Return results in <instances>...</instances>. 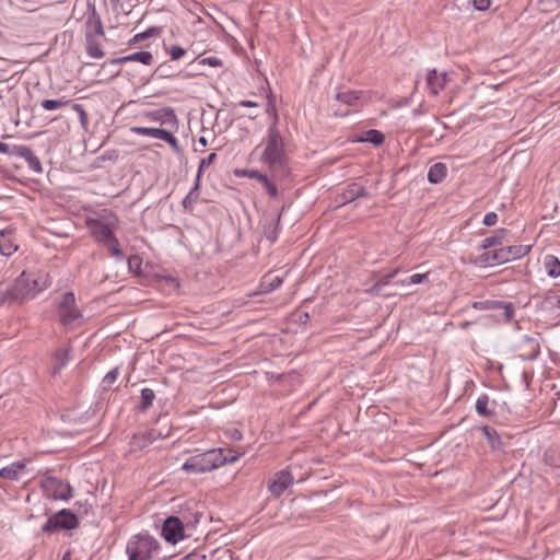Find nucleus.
<instances>
[{
    "mask_svg": "<svg viewBox=\"0 0 560 560\" xmlns=\"http://www.w3.org/2000/svg\"><path fill=\"white\" fill-rule=\"evenodd\" d=\"M131 132L139 136H148L156 139L164 140L167 142L175 151H178V140L174 137L170 131L160 128H150V127H131Z\"/></svg>",
    "mask_w": 560,
    "mask_h": 560,
    "instance_id": "nucleus-12",
    "label": "nucleus"
},
{
    "mask_svg": "<svg viewBox=\"0 0 560 560\" xmlns=\"http://www.w3.org/2000/svg\"><path fill=\"white\" fill-rule=\"evenodd\" d=\"M544 268L550 278L560 277V260L555 255H546L544 257Z\"/></svg>",
    "mask_w": 560,
    "mask_h": 560,
    "instance_id": "nucleus-21",
    "label": "nucleus"
},
{
    "mask_svg": "<svg viewBox=\"0 0 560 560\" xmlns=\"http://www.w3.org/2000/svg\"><path fill=\"white\" fill-rule=\"evenodd\" d=\"M61 560H71V552L68 550L63 553Z\"/></svg>",
    "mask_w": 560,
    "mask_h": 560,
    "instance_id": "nucleus-57",
    "label": "nucleus"
},
{
    "mask_svg": "<svg viewBox=\"0 0 560 560\" xmlns=\"http://www.w3.org/2000/svg\"><path fill=\"white\" fill-rule=\"evenodd\" d=\"M78 526V516L71 510L62 509L48 517L42 530L46 534H54L60 530L74 529Z\"/></svg>",
    "mask_w": 560,
    "mask_h": 560,
    "instance_id": "nucleus-8",
    "label": "nucleus"
},
{
    "mask_svg": "<svg viewBox=\"0 0 560 560\" xmlns=\"http://www.w3.org/2000/svg\"><path fill=\"white\" fill-rule=\"evenodd\" d=\"M446 73H439L436 70H431L427 75V86L430 94L438 95L440 91L445 88Z\"/></svg>",
    "mask_w": 560,
    "mask_h": 560,
    "instance_id": "nucleus-15",
    "label": "nucleus"
},
{
    "mask_svg": "<svg viewBox=\"0 0 560 560\" xmlns=\"http://www.w3.org/2000/svg\"><path fill=\"white\" fill-rule=\"evenodd\" d=\"M267 113H272L273 118H275L273 124H276V125H277V122H278V114H277V112H276V107H275V105L269 104V105H268V107H267Z\"/></svg>",
    "mask_w": 560,
    "mask_h": 560,
    "instance_id": "nucleus-50",
    "label": "nucleus"
},
{
    "mask_svg": "<svg viewBox=\"0 0 560 560\" xmlns=\"http://www.w3.org/2000/svg\"><path fill=\"white\" fill-rule=\"evenodd\" d=\"M545 302L552 308H560V294H550L545 299Z\"/></svg>",
    "mask_w": 560,
    "mask_h": 560,
    "instance_id": "nucleus-43",
    "label": "nucleus"
},
{
    "mask_svg": "<svg viewBox=\"0 0 560 560\" xmlns=\"http://www.w3.org/2000/svg\"><path fill=\"white\" fill-rule=\"evenodd\" d=\"M160 542L148 532L132 535L126 545L128 560H154L160 552Z\"/></svg>",
    "mask_w": 560,
    "mask_h": 560,
    "instance_id": "nucleus-5",
    "label": "nucleus"
},
{
    "mask_svg": "<svg viewBox=\"0 0 560 560\" xmlns=\"http://www.w3.org/2000/svg\"><path fill=\"white\" fill-rule=\"evenodd\" d=\"M28 167L35 172V173H42L43 167L39 159L31 151V153H27V156L25 159Z\"/></svg>",
    "mask_w": 560,
    "mask_h": 560,
    "instance_id": "nucleus-33",
    "label": "nucleus"
},
{
    "mask_svg": "<svg viewBox=\"0 0 560 560\" xmlns=\"http://www.w3.org/2000/svg\"><path fill=\"white\" fill-rule=\"evenodd\" d=\"M90 32L93 34L96 38H101L104 36V28L103 24L100 19L94 20L93 22L89 23Z\"/></svg>",
    "mask_w": 560,
    "mask_h": 560,
    "instance_id": "nucleus-37",
    "label": "nucleus"
},
{
    "mask_svg": "<svg viewBox=\"0 0 560 560\" xmlns=\"http://www.w3.org/2000/svg\"><path fill=\"white\" fill-rule=\"evenodd\" d=\"M68 353L69 352H56L55 362L51 368L52 375H57L61 371V369L68 363V361H69Z\"/></svg>",
    "mask_w": 560,
    "mask_h": 560,
    "instance_id": "nucleus-28",
    "label": "nucleus"
},
{
    "mask_svg": "<svg viewBox=\"0 0 560 560\" xmlns=\"http://www.w3.org/2000/svg\"><path fill=\"white\" fill-rule=\"evenodd\" d=\"M118 377V368H115L113 370H110L104 377H103V381H102V384H103V388L104 389H108L110 388V386L116 382Z\"/></svg>",
    "mask_w": 560,
    "mask_h": 560,
    "instance_id": "nucleus-36",
    "label": "nucleus"
},
{
    "mask_svg": "<svg viewBox=\"0 0 560 560\" xmlns=\"http://www.w3.org/2000/svg\"><path fill=\"white\" fill-rule=\"evenodd\" d=\"M336 101L350 107L349 110L336 109V115L347 116L351 112H358L365 103L366 98L362 91L346 90L337 93Z\"/></svg>",
    "mask_w": 560,
    "mask_h": 560,
    "instance_id": "nucleus-10",
    "label": "nucleus"
},
{
    "mask_svg": "<svg viewBox=\"0 0 560 560\" xmlns=\"http://www.w3.org/2000/svg\"><path fill=\"white\" fill-rule=\"evenodd\" d=\"M474 7L479 11L489 9L491 0H472Z\"/></svg>",
    "mask_w": 560,
    "mask_h": 560,
    "instance_id": "nucleus-45",
    "label": "nucleus"
},
{
    "mask_svg": "<svg viewBox=\"0 0 560 560\" xmlns=\"http://www.w3.org/2000/svg\"><path fill=\"white\" fill-rule=\"evenodd\" d=\"M112 4L118 5L121 0H109Z\"/></svg>",
    "mask_w": 560,
    "mask_h": 560,
    "instance_id": "nucleus-59",
    "label": "nucleus"
},
{
    "mask_svg": "<svg viewBox=\"0 0 560 560\" xmlns=\"http://www.w3.org/2000/svg\"><path fill=\"white\" fill-rule=\"evenodd\" d=\"M530 249V245L522 244L500 247L493 250L483 252L475 259V264L480 267L505 264L526 256Z\"/></svg>",
    "mask_w": 560,
    "mask_h": 560,
    "instance_id": "nucleus-6",
    "label": "nucleus"
},
{
    "mask_svg": "<svg viewBox=\"0 0 560 560\" xmlns=\"http://www.w3.org/2000/svg\"><path fill=\"white\" fill-rule=\"evenodd\" d=\"M119 222L118 215L109 209H103L85 219V225L95 242L105 247L116 258H122L124 256L119 241L116 237Z\"/></svg>",
    "mask_w": 560,
    "mask_h": 560,
    "instance_id": "nucleus-1",
    "label": "nucleus"
},
{
    "mask_svg": "<svg viewBox=\"0 0 560 560\" xmlns=\"http://www.w3.org/2000/svg\"><path fill=\"white\" fill-rule=\"evenodd\" d=\"M447 175V166L438 162L433 164L428 172V180L432 184H439L445 179Z\"/></svg>",
    "mask_w": 560,
    "mask_h": 560,
    "instance_id": "nucleus-19",
    "label": "nucleus"
},
{
    "mask_svg": "<svg viewBox=\"0 0 560 560\" xmlns=\"http://www.w3.org/2000/svg\"><path fill=\"white\" fill-rule=\"evenodd\" d=\"M129 444H130V452L142 451L143 448L149 446L148 440H145L141 433L133 434Z\"/></svg>",
    "mask_w": 560,
    "mask_h": 560,
    "instance_id": "nucleus-31",
    "label": "nucleus"
},
{
    "mask_svg": "<svg viewBox=\"0 0 560 560\" xmlns=\"http://www.w3.org/2000/svg\"><path fill=\"white\" fill-rule=\"evenodd\" d=\"M161 32V28L160 27H150L148 28L147 31L142 32V33H138L136 34L130 40H129V44L130 45H135V44H138L147 38H150V37H153V36H156L158 34H160Z\"/></svg>",
    "mask_w": 560,
    "mask_h": 560,
    "instance_id": "nucleus-29",
    "label": "nucleus"
},
{
    "mask_svg": "<svg viewBox=\"0 0 560 560\" xmlns=\"http://www.w3.org/2000/svg\"><path fill=\"white\" fill-rule=\"evenodd\" d=\"M19 246L13 230L5 229L0 231V254L3 256H12Z\"/></svg>",
    "mask_w": 560,
    "mask_h": 560,
    "instance_id": "nucleus-14",
    "label": "nucleus"
},
{
    "mask_svg": "<svg viewBox=\"0 0 560 560\" xmlns=\"http://www.w3.org/2000/svg\"><path fill=\"white\" fill-rule=\"evenodd\" d=\"M145 440H148V444L150 445L151 443H153L156 439V435L154 433V430H150V431H147V432H143L141 433Z\"/></svg>",
    "mask_w": 560,
    "mask_h": 560,
    "instance_id": "nucleus-46",
    "label": "nucleus"
},
{
    "mask_svg": "<svg viewBox=\"0 0 560 560\" xmlns=\"http://www.w3.org/2000/svg\"><path fill=\"white\" fill-rule=\"evenodd\" d=\"M25 469V464L21 462L13 463L0 469V477L8 480H18L20 474Z\"/></svg>",
    "mask_w": 560,
    "mask_h": 560,
    "instance_id": "nucleus-20",
    "label": "nucleus"
},
{
    "mask_svg": "<svg viewBox=\"0 0 560 560\" xmlns=\"http://www.w3.org/2000/svg\"><path fill=\"white\" fill-rule=\"evenodd\" d=\"M215 159H217V154L215 153H211L207 158H205V159H202L200 161V164H199V167H198V173H197V182L199 180L203 170L206 167L210 166L215 161ZM197 188H198V183L196 184L195 189H197Z\"/></svg>",
    "mask_w": 560,
    "mask_h": 560,
    "instance_id": "nucleus-35",
    "label": "nucleus"
},
{
    "mask_svg": "<svg viewBox=\"0 0 560 560\" xmlns=\"http://www.w3.org/2000/svg\"><path fill=\"white\" fill-rule=\"evenodd\" d=\"M11 149L9 144L0 142V153L10 154Z\"/></svg>",
    "mask_w": 560,
    "mask_h": 560,
    "instance_id": "nucleus-52",
    "label": "nucleus"
},
{
    "mask_svg": "<svg viewBox=\"0 0 560 560\" xmlns=\"http://www.w3.org/2000/svg\"><path fill=\"white\" fill-rule=\"evenodd\" d=\"M238 105L244 107H257L258 103L252 101H241Z\"/></svg>",
    "mask_w": 560,
    "mask_h": 560,
    "instance_id": "nucleus-51",
    "label": "nucleus"
},
{
    "mask_svg": "<svg viewBox=\"0 0 560 560\" xmlns=\"http://www.w3.org/2000/svg\"><path fill=\"white\" fill-rule=\"evenodd\" d=\"M354 189L352 190V199L355 197L364 196V189L362 187L353 185Z\"/></svg>",
    "mask_w": 560,
    "mask_h": 560,
    "instance_id": "nucleus-48",
    "label": "nucleus"
},
{
    "mask_svg": "<svg viewBox=\"0 0 560 560\" xmlns=\"http://www.w3.org/2000/svg\"><path fill=\"white\" fill-rule=\"evenodd\" d=\"M60 323L69 329L79 327L83 323L80 310L75 305V296L72 292L62 295L58 305Z\"/></svg>",
    "mask_w": 560,
    "mask_h": 560,
    "instance_id": "nucleus-7",
    "label": "nucleus"
},
{
    "mask_svg": "<svg viewBox=\"0 0 560 560\" xmlns=\"http://www.w3.org/2000/svg\"><path fill=\"white\" fill-rule=\"evenodd\" d=\"M384 135L376 129H371L366 131L364 137L361 139V141L371 142L375 145H381L384 142Z\"/></svg>",
    "mask_w": 560,
    "mask_h": 560,
    "instance_id": "nucleus-30",
    "label": "nucleus"
},
{
    "mask_svg": "<svg viewBox=\"0 0 560 560\" xmlns=\"http://www.w3.org/2000/svg\"><path fill=\"white\" fill-rule=\"evenodd\" d=\"M540 352H528L527 354H521L520 358L523 360V361H534L537 359L538 354Z\"/></svg>",
    "mask_w": 560,
    "mask_h": 560,
    "instance_id": "nucleus-47",
    "label": "nucleus"
},
{
    "mask_svg": "<svg viewBox=\"0 0 560 560\" xmlns=\"http://www.w3.org/2000/svg\"><path fill=\"white\" fill-rule=\"evenodd\" d=\"M165 116L175 117L173 109L154 110L144 114V117L151 121H162Z\"/></svg>",
    "mask_w": 560,
    "mask_h": 560,
    "instance_id": "nucleus-32",
    "label": "nucleus"
},
{
    "mask_svg": "<svg viewBox=\"0 0 560 560\" xmlns=\"http://www.w3.org/2000/svg\"><path fill=\"white\" fill-rule=\"evenodd\" d=\"M198 143L201 145V150H203L208 144L207 139L205 137H200Z\"/></svg>",
    "mask_w": 560,
    "mask_h": 560,
    "instance_id": "nucleus-55",
    "label": "nucleus"
},
{
    "mask_svg": "<svg viewBox=\"0 0 560 560\" xmlns=\"http://www.w3.org/2000/svg\"><path fill=\"white\" fill-rule=\"evenodd\" d=\"M42 487L47 495L55 500L68 501L72 497L71 486L52 476L45 477L42 480Z\"/></svg>",
    "mask_w": 560,
    "mask_h": 560,
    "instance_id": "nucleus-9",
    "label": "nucleus"
},
{
    "mask_svg": "<svg viewBox=\"0 0 560 560\" xmlns=\"http://www.w3.org/2000/svg\"><path fill=\"white\" fill-rule=\"evenodd\" d=\"M163 538L171 544H176L184 538V525L177 516H168L162 526Z\"/></svg>",
    "mask_w": 560,
    "mask_h": 560,
    "instance_id": "nucleus-11",
    "label": "nucleus"
},
{
    "mask_svg": "<svg viewBox=\"0 0 560 560\" xmlns=\"http://www.w3.org/2000/svg\"><path fill=\"white\" fill-rule=\"evenodd\" d=\"M136 265L137 266L140 265V258L138 256H130L128 258V266H129V268L131 269Z\"/></svg>",
    "mask_w": 560,
    "mask_h": 560,
    "instance_id": "nucleus-49",
    "label": "nucleus"
},
{
    "mask_svg": "<svg viewBox=\"0 0 560 560\" xmlns=\"http://www.w3.org/2000/svg\"><path fill=\"white\" fill-rule=\"evenodd\" d=\"M232 450H209L207 452L188 457L182 469L188 474H205L212 471L228 463H234L238 455H231Z\"/></svg>",
    "mask_w": 560,
    "mask_h": 560,
    "instance_id": "nucleus-3",
    "label": "nucleus"
},
{
    "mask_svg": "<svg viewBox=\"0 0 560 560\" xmlns=\"http://www.w3.org/2000/svg\"><path fill=\"white\" fill-rule=\"evenodd\" d=\"M248 159L249 161L258 160L270 171H275L284 165V142L276 124H272L268 128L266 138L250 152Z\"/></svg>",
    "mask_w": 560,
    "mask_h": 560,
    "instance_id": "nucleus-2",
    "label": "nucleus"
},
{
    "mask_svg": "<svg viewBox=\"0 0 560 560\" xmlns=\"http://www.w3.org/2000/svg\"><path fill=\"white\" fill-rule=\"evenodd\" d=\"M86 52L90 57L101 59L104 57L101 38H96L93 34L86 33Z\"/></svg>",
    "mask_w": 560,
    "mask_h": 560,
    "instance_id": "nucleus-18",
    "label": "nucleus"
},
{
    "mask_svg": "<svg viewBox=\"0 0 560 560\" xmlns=\"http://www.w3.org/2000/svg\"><path fill=\"white\" fill-rule=\"evenodd\" d=\"M293 479L290 470H280L269 482L268 489L275 497H280L293 483Z\"/></svg>",
    "mask_w": 560,
    "mask_h": 560,
    "instance_id": "nucleus-13",
    "label": "nucleus"
},
{
    "mask_svg": "<svg viewBox=\"0 0 560 560\" xmlns=\"http://www.w3.org/2000/svg\"><path fill=\"white\" fill-rule=\"evenodd\" d=\"M199 63L203 65V66L207 65V66L214 67V68L222 67V65H223L221 59H219L218 57H213V56L200 59Z\"/></svg>",
    "mask_w": 560,
    "mask_h": 560,
    "instance_id": "nucleus-42",
    "label": "nucleus"
},
{
    "mask_svg": "<svg viewBox=\"0 0 560 560\" xmlns=\"http://www.w3.org/2000/svg\"><path fill=\"white\" fill-rule=\"evenodd\" d=\"M498 214L495 212H488L483 218V224L487 226H493L498 223Z\"/></svg>",
    "mask_w": 560,
    "mask_h": 560,
    "instance_id": "nucleus-44",
    "label": "nucleus"
},
{
    "mask_svg": "<svg viewBox=\"0 0 560 560\" xmlns=\"http://www.w3.org/2000/svg\"><path fill=\"white\" fill-rule=\"evenodd\" d=\"M282 282H283V279L279 276H273V277L266 276L264 278V285H265L266 290H268V291L278 289L282 284Z\"/></svg>",
    "mask_w": 560,
    "mask_h": 560,
    "instance_id": "nucleus-34",
    "label": "nucleus"
},
{
    "mask_svg": "<svg viewBox=\"0 0 560 560\" xmlns=\"http://www.w3.org/2000/svg\"><path fill=\"white\" fill-rule=\"evenodd\" d=\"M166 52L170 55L172 60H179L186 55V49L182 48L180 46L173 45L168 48H166Z\"/></svg>",
    "mask_w": 560,
    "mask_h": 560,
    "instance_id": "nucleus-38",
    "label": "nucleus"
},
{
    "mask_svg": "<svg viewBox=\"0 0 560 560\" xmlns=\"http://www.w3.org/2000/svg\"><path fill=\"white\" fill-rule=\"evenodd\" d=\"M127 62H140L150 66L153 62V55L150 51H139L112 60V63L116 65Z\"/></svg>",
    "mask_w": 560,
    "mask_h": 560,
    "instance_id": "nucleus-16",
    "label": "nucleus"
},
{
    "mask_svg": "<svg viewBox=\"0 0 560 560\" xmlns=\"http://www.w3.org/2000/svg\"><path fill=\"white\" fill-rule=\"evenodd\" d=\"M155 398V394L153 392V389L151 388H143L141 390V400H140V405H139V409L141 411H147L153 404V400Z\"/></svg>",
    "mask_w": 560,
    "mask_h": 560,
    "instance_id": "nucleus-25",
    "label": "nucleus"
},
{
    "mask_svg": "<svg viewBox=\"0 0 560 560\" xmlns=\"http://www.w3.org/2000/svg\"><path fill=\"white\" fill-rule=\"evenodd\" d=\"M396 275H397V270H394L393 272H390L389 275H387V276L384 278V283H385V284L389 283L390 279H392V278H394Z\"/></svg>",
    "mask_w": 560,
    "mask_h": 560,
    "instance_id": "nucleus-53",
    "label": "nucleus"
},
{
    "mask_svg": "<svg viewBox=\"0 0 560 560\" xmlns=\"http://www.w3.org/2000/svg\"><path fill=\"white\" fill-rule=\"evenodd\" d=\"M533 374H534V371H533V370H532V371H527V370H525V371L523 372V376H524L525 378H527V377H532V376H533Z\"/></svg>",
    "mask_w": 560,
    "mask_h": 560,
    "instance_id": "nucleus-56",
    "label": "nucleus"
},
{
    "mask_svg": "<svg viewBox=\"0 0 560 560\" xmlns=\"http://www.w3.org/2000/svg\"><path fill=\"white\" fill-rule=\"evenodd\" d=\"M73 108H74L75 110H78V112H81V113L84 115V112H83V109H82L81 105H79V104H73Z\"/></svg>",
    "mask_w": 560,
    "mask_h": 560,
    "instance_id": "nucleus-58",
    "label": "nucleus"
},
{
    "mask_svg": "<svg viewBox=\"0 0 560 560\" xmlns=\"http://www.w3.org/2000/svg\"><path fill=\"white\" fill-rule=\"evenodd\" d=\"M481 431L492 450H500L502 447L501 438L495 429L489 425H483Z\"/></svg>",
    "mask_w": 560,
    "mask_h": 560,
    "instance_id": "nucleus-22",
    "label": "nucleus"
},
{
    "mask_svg": "<svg viewBox=\"0 0 560 560\" xmlns=\"http://www.w3.org/2000/svg\"><path fill=\"white\" fill-rule=\"evenodd\" d=\"M71 104L70 100H67L65 97L59 100H44L42 102V107L46 110H56L62 107H67Z\"/></svg>",
    "mask_w": 560,
    "mask_h": 560,
    "instance_id": "nucleus-26",
    "label": "nucleus"
},
{
    "mask_svg": "<svg viewBox=\"0 0 560 560\" xmlns=\"http://www.w3.org/2000/svg\"><path fill=\"white\" fill-rule=\"evenodd\" d=\"M506 231L505 230H499L494 233V235L490 237H486L482 241L481 247L485 249V252L492 250V247H497L499 245H502L504 237H505Z\"/></svg>",
    "mask_w": 560,
    "mask_h": 560,
    "instance_id": "nucleus-23",
    "label": "nucleus"
},
{
    "mask_svg": "<svg viewBox=\"0 0 560 560\" xmlns=\"http://www.w3.org/2000/svg\"><path fill=\"white\" fill-rule=\"evenodd\" d=\"M234 175L240 178H243V177L254 178L260 183L262 180H265V177H266L265 174H262L261 172H259L257 170H247V168H237L234 171Z\"/></svg>",
    "mask_w": 560,
    "mask_h": 560,
    "instance_id": "nucleus-27",
    "label": "nucleus"
},
{
    "mask_svg": "<svg viewBox=\"0 0 560 560\" xmlns=\"http://www.w3.org/2000/svg\"><path fill=\"white\" fill-rule=\"evenodd\" d=\"M429 272L427 273H413L407 280H402L401 284H419L428 279Z\"/></svg>",
    "mask_w": 560,
    "mask_h": 560,
    "instance_id": "nucleus-39",
    "label": "nucleus"
},
{
    "mask_svg": "<svg viewBox=\"0 0 560 560\" xmlns=\"http://www.w3.org/2000/svg\"><path fill=\"white\" fill-rule=\"evenodd\" d=\"M50 283V277L44 270L23 271L15 280L9 293L14 300L32 299L37 293L47 289Z\"/></svg>",
    "mask_w": 560,
    "mask_h": 560,
    "instance_id": "nucleus-4",
    "label": "nucleus"
},
{
    "mask_svg": "<svg viewBox=\"0 0 560 560\" xmlns=\"http://www.w3.org/2000/svg\"><path fill=\"white\" fill-rule=\"evenodd\" d=\"M194 191H190L187 197L184 199V207L187 208L188 207V203H190L191 201V196H192Z\"/></svg>",
    "mask_w": 560,
    "mask_h": 560,
    "instance_id": "nucleus-54",
    "label": "nucleus"
},
{
    "mask_svg": "<svg viewBox=\"0 0 560 560\" xmlns=\"http://www.w3.org/2000/svg\"><path fill=\"white\" fill-rule=\"evenodd\" d=\"M261 184L264 185L267 194L270 196V197H277L278 196V189H277V186L271 183L268 177L266 176L265 177V180L261 182Z\"/></svg>",
    "mask_w": 560,
    "mask_h": 560,
    "instance_id": "nucleus-41",
    "label": "nucleus"
},
{
    "mask_svg": "<svg viewBox=\"0 0 560 560\" xmlns=\"http://www.w3.org/2000/svg\"><path fill=\"white\" fill-rule=\"evenodd\" d=\"M494 401L490 402V398L487 394H482L477 398L476 411L479 416L485 418H491L494 416Z\"/></svg>",
    "mask_w": 560,
    "mask_h": 560,
    "instance_id": "nucleus-17",
    "label": "nucleus"
},
{
    "mask_svg": "<svg viewBox=\"0 0 560 560\" xmlns=\"http://www.w3.org/2000/svg\"><path fill=\"white\" fill-rule=\"evenodd\" d=\"M545 465L551 469H560V450L549 447L544 455Z\"/></svg>",
    "mask_w": 560,
    "mask_h": 560,
    "instance_id": "nucleus-24",
    "label": "nucleus"
},
{
    "mask_svg": "<svg viewBox=\"0 0 560 560\" xmlns=\"http://www.w3.org/2000/svg\"><path fill=\"white\" fill-rule=\"evenodd\" d=\"M31 151L32 150L25 145H14L10 151V155L20 156L25 160L27 156V153H31Z\"/></svg>",
    "mask_w": 560,
    "mask_h": 560,
    "instance_id": "nucleus-40",
    "label": "nucleus"
}]
</instances>
